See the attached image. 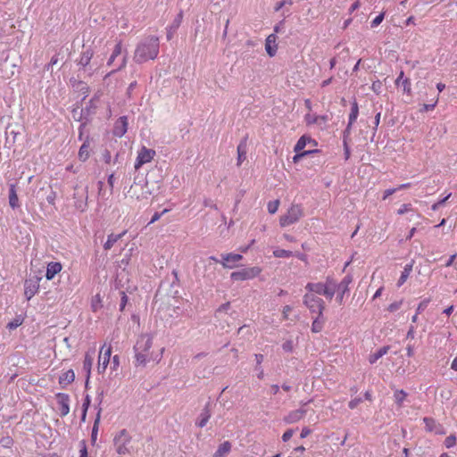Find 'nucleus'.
I'll return each mask as SVG.
<instances>
[{"label": "nucleus", "mask_w": 457, "mask_h": 457, "mask_svg": "<svg viewBox=\"0 0 457 457\" xmlns=\"http://www.w3.org/2000/svg\"><path fill=\"white\" fill-rule=\"evenodd\" d=\"M89 148H90V137L87 136L84 139L82 145L79 151V158L80 161L85 162L89 157Z\"/></svg>", "instance_id": "22"}, {"label": "nucleus", "mask_w": 457, "mask_h": 457, "mask_svg": "<svg viewBox=\"0 0 457 457\" xmlns=\"http://www.w3.org/2000/svg\"><path fill=\"white\" fill-rule=\"evenodd\" d=\"M90 403H91V398L88 395H87L84 399L83 404H82V415H81L82 421H85V420H86L87 411L88 410Z\"/></svg>", "instance_id": "42"}, {"label": "nucleus", "mask_w": 457, "mask_h": 457, "mask_svg": "<svg viewBox=\"0 0 457 457\" xmlns=\"http://www.w3.org/2000/svg\"><path fill=\"white\" fill-rule=\"evenodd\" d=\"M121 52H122V45H121V42L120 41L115 45V47L107 62V64L112 65L113 63L114 60L116 59V57H118L119 55L121 54Z\"/></svg>", "instance_id": "38"}, {"label": "nucleus", "mask_w": 457, "mask_h": 457, "mask_svg": "<svg viewBox=\"0 0 457 457\" xmlns=\"http://www.w3.org/2000/svg\"><path fill=\"white\" fill-rule=\"evenodd\" d=\"M273 254L277 258H288L293 256V252L285 249H276Z\"/></svg>", "instance_id": "43"}, {"label": "nucleus", "mask_w": 457, "mask_h": 457, "mask_svg": "<svg viewBox=\"0 0 457 457\" xmlns=\"http://www.w3.org/2000/svg\"><path fill=\"white\" fill-rule=\"evenodd\" d=\"M153 345V338L148 334L141 335L136 345H134L135 352V365L145 367L151 360L150 349Z\"/></svg>", "instance_id": "2"}, {"label": "nucleus", "mask_w": 457, "mask_h": 457, "mask_svg": "<svg viewBox=\"0 0 457 457\" xmlns=\"http://www.w3.org/2000/svg\"><path fill=\"white\" fill-rule=\"evenodd\" d=\"M9 204L12 209L20 206L19 198L16 192V186L14 184L10 185L9 188Z\"/></svg>", "instance_id": "27"}, {"label": "nucleus", "mask_w": 457, "mask_h": 457, "mask_svg": "<svg viewBox=\"0 0 457 457\" xmlns=\"http://www.w3.org/2000/svg\"><path fill=\"white\" fill-rule=\"evenodd\" d=\"M262 272V269L258 266L244 268L238 271H234L230 275V278L234 281H243L254 278Z\"/></svg>", "instance_id": "6"}, {"label": "nucleus", "mask_w": 457, "mask_h": 457, "mask_svg": "<svg viewBox=\"0 0 457 457\" xmlns=\"http://www.w3.org/2000/svg\"><path fill=\"white\" fill-rule=\"evenodd\" d=\"M222 262L221 264L224 268L227 269H233L235 266L233 264H230L231 262H237L243 259V256L239 253H226L222 254Z\"/></svg>", "instance_id": "18"}, {"label": "nucleus", "mask_w": 457, "mask_h": 457, "mask_svg": "<svg viewBox=\"0 0 457 457\" xmlns=\"http://www.w3.org/2000/svg\"><path fill=\"white\" fill-rule=\"evenodd\" d=\"M278 206H279V200L269 202V204H268L269 212L271 214L275 213L278 211Z\"/></svg>", "instance_id": "44"}, {"label": "nucleus", "mask_w": 457, "mask_h": 457, "mask_svg": "<svg viewBox=\"0 0 457 457\" xmlns=\"http://www.w3.org/2000/svg\"><path fill=\"white\" fill-rule=\"evenodd\" d=\"M325 322V319L322 316H320V314L314 319L312 325V331L313 333H319L322 330L323 325Z\"/></svg>", "instance_id": "35"}, {"label": "nucleus", "mask_w": 457, "mask_h": 457, "mask_svg": "<svg viewBox=\"0 0 457 457\" xmlns=\"http://www.w3.org/2000/svg\"><path fill=\"white\" fill-rule=\"evenodd\" d=\"M81 191V197H85V200H76L75 207L78 210L84 212L87 206V187L83 188Z\"/></svg>", "instance_id": "34"}, {"label": "nucleus", "mask_w": 457, "mask_h": 457, "mask_svg": "<svg viewBox=\"0 0 457 457\" xmlns=\"http://www.w3.org/2000/svg\"><path fill=\"white\" fill-rule=\"evenodd\" d=\"M381 87L382 83L379 80H377L372 83L371 88L374 92L378 94L380 92Z\"/></svg>", "instance_id": "63"}, {"label": "nucleus", "mask_w": 457, "mask_h": 457, "mask_svg": "<svg viewBox=\"0 0 457 457\" xmlns=\"http://www.w3.org/2000/svg\"><path fill=\"white\" fill-rule=\"evenodd\" d=\"M423 421L426 426V429L428 432H435L436 434H443V427L437 423L434 419L425 417Z\"/></svg>", "instance_id": "19"}, {"label": "nucleus", "mask_w": 457, "mask_h": 457, "mask_svg": "<svg viewBox=\"0 0 457 457\" xmlns=\"http://www.w3.org/2000/svg\"><path fill=\"white\" fill-rule=\"evenodd\" d=\"M120 295H121V299H120V311L122 312L125 309V306L128 303V296L123 291L120 292Z\"/></svg>", "instance_id": "53"}, {"label": "nucleus", "mask_w": 457, "mask_h": 457, "mask_svg": "<svg viewBox=\"0 0 457 457\" xmlns=\"http://www.w3.org/2000/svg\"><path fill=\"white\" fill-rule=\"evenodd\" d=\"M126 63H127V54L122 57L120 64L117 67V69L112 71L108 75H111L112 73L121 70L122 68H124L126 66Z\"/></svg>", "instance_id": "60"}, {"label": "nucleus", "mask_w": 457, "mask_h": 457, "mask_svg": "<svg viewBox=\"0 0 457 457\" xmlns=\"http://www.w3.org/2000/svg\"><path fill=\"white\" fill-rule=\"evenodd\" d=\"M303 214V208L300 204H292L287 212L280 217V226L286 227L294 224L299 220Z\"/></svg>", "instance_id": "4"}, {"label": "nucleus", "mask_w": 457, "mask_h": 457, "mask_svg": "<svg viewBox=\"0 0 457 457\" xmlns=\"http://www.w3.org/2000/svg\"><path fill=\"white\" fill-rule=\"evenodd\" d=\"M211 403L210 402H208L204 408L202 410V412L200 413L196 422H195V425L199 428H204L206 426L209 419L211 418L212 416V411H211Z\"/></svg>", "instance_id": "15"}, {"label": "nucleus", "mask_w": 457, "mask_h": 457, "mask_svg": "<svg viewBox=\"0 0 457 457\" xmlns=\"http://www.w3.org/2000/svg\"><path fill=\"white\" fill-rule=\"evenodd\" d=\"M385 13L381 12L379 15H378L370 23L371 28H375L378 26L384 20Z\"/></svg>", "instance_id": "47"}, {"label": "nucleus", "mask_w": 457, "mask_h": 457, "mask_svg": "<svg viewBox=\"0 0 457 457\" xmlns=\"http://www.w3.org/2000/svg\"><path fill=\"white\" fill-rule=\"evenodd\" d=\"M155 155V151L153 149H148L145 146L138 152L136 162L135 169L138 170L143 164L152 161L154 156Z\"/></svg>", "instance_id": "10"}, {"label": "nucleus", "mask_w": 457, "mask_h": 457, "mask_svg": "<svg viewBox=\"0 0 457 457\" xmlns=\"http://www.w3.org/2000/svg\"><path fill=\"white\" fill-rule=\"evenodd\" d=\"M451 196V194H449L448 195H446L445 198L439 200L438 202L435 203L432 206H431V209L433 211H436L438 210L442 205L445 204V203L446 202V200Z\"/></svg>", "instance_id": "49"}, {"label": "nucleus", "mask_w": 457, "mask_h": 457, "mask_svg": "<svg viewBox=\"0 0 457 457\" xmlns=\"http://www.w3.org/2000/svg\"><path fill=\"white\" fill-rule=\"evenodd\" d=\"M231 450V444L228 441H225L222 443L215 453L213 454V457H224L226 454H228Z\"/></svg>", "instance_id": "32"}, {"label": "nucleus", "mask_w": 457, "mask_h": 457, "mask_svg": "<svg viewBox=\"0 0 457 457\" xmlns=\"http://www.w3.org/2000/svg\"><path fill=\"white\" fill-rule=\"evenodd\" d=\"M456 444V437L453 435L447 436L445 440V445L447 448L453 447Z\"/></svg>", "instance_id": "50"}, {"label": "nucleus", "mask_w": 457, "mask_h": 457, "mask_svg": "<svg viewBox=\"0 0 457 457\" xmlns=\"http://www.w3.org/2000/svg\"><path fill=\"white\" fill-rule=\"evenodd\" d=\"M96 102L97 100L96 98H92L91 100H89L87 105L80 110L78 120H87L90 122L92 117L96 112Z\"/></svg>", "instance_id": "9"}, {"label": "nucleus", "mask_w": 457, "mask_h": 457, "mask_svg": "<svg viewBox=\"0 0 457 457\" xmlns=\"http://www.w3.org/2000/svg\"><path fill=\"white\" fill-rule=\"evenodd\" d=\"M412 270V262L406 264L403 270L402 271L401 277L397 282V286L401 287L408 278Z\"/></svg>", "instance_id": "36"}, {"label": "nucleus", "mask_w": 457, "mask_h": 457, "mask_svg": "<svg viewBox=\"0 0 457 457\" xmlns=\"http://www.w3.org/2000/svg\"><path fill=\"white\" fill-rule=\"evenodd\" d=\"M104 390H99L97 391V396L96 398V400L97 401V409L99 407H101V404L103 403V400H104Z\"/></svg>", "instance_id": "58"}, {"label": "nucleus", "mask_w": 457, "mask_h": 457, "mask_svg": "<svg viewBox=\"0 0 457 457\" xmlns=\"http://www.w3.org/2000/svg\"><path fill=\"white\" fill-rule=\"evenodd\" d=\"M57 403L60 406V412L62 416H65L70 412V396L64 393H58L56 395Z\"/></svg>", "instance_id": "13"}, {"label": "nucleus", "mask_w": 457, "mask_h": 457, "mask_svg": "<svg viewBox=\"0 0 457 457\" xmlns=\"http://www.w3.org/2000/svg\"><path fill=\"white\" fill-rule=\"evenodd\" d=\"M79 457H88L87 445L85 441L80 442Z\"/></svg>", "instance_id": "54"}, {"label": "nucleus", "mask_w": 457, "mask_h": 457, "mask_svg": "<svg viewBox=\"0 0 457 457\" xmlns=\"http://www.w3.org/2000/svg\"><path fill=\"white\" fill-rule=\"evenodd\" d=\"M327 287V281L325 283H308L305 287V288L311 292L317 295H321L322 292Z\"/></svg>", "instance_id": "29"}, {"label": "nucleus", "mask_w": 457, "mask_h": 457, "mask_svg": "<svg viewBox=\"0 0 457 457\" xmlns=\"http://www.w3.org/2000/svg\"><path fill=\"white\" fill-rule=\"evenodd\" d=\"M126 234V231H123L120 234H110L107 237L106 242L104 244V250H110L113 245L120 240L124 235Z\"/></svg>", "instance_id": "30"}, {"label": "nucleus", "mask_w": 457, "mask_h": 457, "mask_svg": "<svg viewBox=\"0 0 457 457\" xmlns=\"http://www.w3.org/2000/svg\"><path fill=\"white\" fill-rule=\"evenodd\" d=\"M159 38L155 36H149L137 44L133 60L137 63H144L149 60H154L159 54Z\"/></svg>", "instance_id": "1"}, {"label": "nucleus", "mask_w": 457, "mask_h": 457, "mask_svg": "<svg viewBox=\"0 0 457 457\" xmlns=\"http://www.w3.org/2000/svg\"><path fill=\"white\" fill-rule=\"evenodd\" d=\"M294 430L293 429H287L285 431V433L282 435V440L284 442H287L293 436Z\"/></svg>", "instance_id": "62"}, {"label": "nucleus", "mask_w": 457, "mask_h": 457, "mask_svg": "<svg viewBox=\"0 0 457 457\" xmlns=\"http://www.w3.org/2000/svg\"><path fill=\"white\" fill-rule=\"evenodd\" d=\"M102 411H103L102 407H99L98 411L96 416V419H95V421H94V424H93L92 432H91V441H92L93 445L96 443V438H97Z\"/></svg>", "instance_id": "25"}, {"label": "nucleus", "mask_w": 457, "mask_h": 457, "mask_svg": "<svg viewBox=\"0 0 457 457\" xmlns=\"http://www.w3.org/2000/svg\"><path fill=\"white\" fill-rule=\"evenodd\" d=\"M93 57V51L91 49H87L81 54V56L79 61V64L81 65L83 68L87 67L91 59Z\"/></svg>", "instance_id": "33"}, {"label": "nucleus", "mask_w": 457, "mask_h": 457, "mask_svg": "<svg viewBox=\"0 0 457 457\" xmlns=\"http://www.w3.org/2000/svg\"><path fill=\"white\" fill-rule=\"evenodd\" d=\"M80 121H81V124L79 125V139L84 140L83 139L84 130L89 121H87V120H80Z\"/></svg>", "instance_id": "51"}, {"label": "nucleus", "mask_w": 457, "mask_h": 457, "mask_svg": "<svg viewBox=\"0 0 457 457\" xmlns=\"http://www.w3.org/2000/svg\"><path fill=\"white\" fill-rule=\"evenodd\" d=\"M230 308V303L221 304L216 311V315L221 314L222 312H227Z\"/></svg>", "instance_id": "57"}, {"label": "nucleus", "mask_w": 457, "mask_h": 457, "mask_svg": "<svg viewBox=\"0 0 457 457\" xmlns=\"http://www.w3.org/2000/svg\"><path fill=\"white\" fill-rule=\"evenodd\" d=\"M402 304H403V300L394 302V303H392L387 307V310H388L390 312H396L397 310H399V309H400V307L402 306Z\"/></svg>", "instance_id": "46"}, {"label": "nucleus", "mask_w": 457, "mask_h": 457, "mask_svg": "<svg viewBox=\"0 0 457 457\" xmlns=\"http://www.w3.org/2000/svg\"><path fill=\"white\" fill-rule=\"evenodd\" d=\"M183 20V11H179L177 16L174 18L171 24L167 28V39L170 40L177 29L179 28Z\"/></svg>", "instance_id": "16"}, {"label": "nucleus", "mask_w": 457, "mask_h": 457, "mask_svg": "<svg viewBox=\"0 0 457 457\" xmlns=\"http://www.w3.org/2000/svg\"><path fill=\"white\" fill-rule=\"evenodd\" d=\"M306 412L307 411L303 408L292 411L284 418V421L287 424L295 423L302 420Z\"/></svg>", "instance_id": "17"}, {"label": "nucleus", "mask_w": 457, "mask_h": 457, "mask_svg": "<svg viewBox=\"0 0 457 457\" xmlns=\"http://www.w3.org/2000/svg\"><path fill=\"white\" fill-rule=\"evenodd\" d=\"M295 345L293 340H287L282 345V349L287 353H292L294 351Z\"/></svg>", "instance_id": "45"}, {"label": "nucleus", "mask_w": 457, "mask_h": 457, "mask_svg": "<svg viewBox=\"0 0 457 457\" xmlns=\"http://www.w3.org/2000/svg\"><path fill=\"white\" fill-rule=\"evenodd\" d=\"M337 283L334 279L328 278H327V287L322 292V295L331 300L336 293Z\"/></svg>", "instance_id": "24"}, {"label": "nucleus", "mask_w": 457, "mask_h": 457, "mask_svg": "<svg viewBox=\"0 0 457 457\" xmlns=\"http://www.w3.org/2000/svg\"><path fill=\"white\" fill-rule=\"evenodd\" d=\"M127 129L128 119L126 116H121L116 120L114 124L113 135L121 137L127 132Z\"/></svg>", "instance_id": "14"}, {"label": "nucleus", "mask_w": 457, "mask_h": 457, "mask_svg": "<svg viewBox=\"0 0 457 457\" xmlns=\"http://www.w3.org/2000/svg\"><path fill=\"white\" fill-rule=\"evenodd\" d=\"M104 346L102 347L100 355H99V365L98 371L104 372L107 368L108 363L110 362V358L112 354V347H107L104 352H103Z\"/></svg>", "instance_id": "12"}, {"label": "nucleus", "mask_w": 457, "mask_h": 457, "mask_svg": "<svg viewBox=\"0 0 457 457\" xmlns=\"http://www.w3.org/2000/svg\"><path fill=\"white\" fill-rule=\"evenodd\" d=\"M75 379V373L73 370H69L66 372H64L62 375L59 378V384L64 387L65 386L71 384Z\"/></svg>", "instance_id": "26"}, {"label": "nucleus", "mask_w": 457, "mask_h": 457, "mask_svg": "<svg viewBox=\"0 0 457 457\" xmlns=\"http://www.w3.org/2000/svg\"><path fill=\"white\" fill-rule=\"evenodd\" d=\"M313 143L315 145H317V142L313 139H312L310 137L306 136V135H303L302 136L297 143L295 144V147H294V151L295 153H299L301 151L303 150V148L305 147L306 144L307 143Z\"/></svg>", "instance_id": "28"}, {"label": "nucleus", "mask_w": 457, "mask_h": 457, "mask_svg": "<svg viewBox=\"0 0 457 457\" xmlns=\"http://www.w3.org/2000/svg\"><path fill=\"white\" fill-rule=\"evenodd\" d=\"M362 402V399L360 398V397H356L354 399H352L349 403H348V406L350 409H354L358 406V404H360Z\"/></svg>", "instance_id": "56"}, {"label": "nucleus", "mask_w": 457, "mask_h": 457, "mask_svg": "<svg viewBox=\"0 0 457 457\" xmlns=\"http://www.w3.org/2000/svg\"><path fill=\"white\" fill-rule=\"evenodd\" d=\"M403 77H404V72H403V71H401L397 79H395V85L397 87L402 86L403 92L410 95L411 92V81L409 79H407V78L404 79Z\"/></svg>", "instance_id": "20"}, {"label": "nucleus", "mask_w": 457, "mask_h": 457, "mask_svg": "<svg viewBox=\"0 0 457 457\" xmlns=\"http://www.w3.org/2000/svg\"><path fill=\"white\" fill-rule=\"evenodd\" d=\"M276 41V36L275 34H270V36H268L267 39H266V46H265V48H266V51L268 53V54L270 56H274L276 54V52H277V48H273L270 46V43L271 42H275Z\"/></svg>", "instance_id": "39"}, {"label": "nucleus", "mask_w": 457, "mask_h": 457, "mask_svg": "<svg viewBox=\"0 0 457 457\" xmlns=\"http://www.w3.org/2000/svg\"><path fill=\"white\" fill-rule=\"evenodd\" d=\"M131 442V436L126 429H121L113 438V444L118 454L123 455L129 453L128 445Z\"/></svg>", "instance_id": "3"}, {"label": "nucleus", "mask_w": 457, "mask_h": 457, "mask_svg": "<svg viewBox=\"0 0 457 457\" xmlns=\"http://www.w3.org/2000/svg\"><path fill=\"white\" fill-rule=\"evenodd\" d=\"M41 278L37 276H32L24 282V295L27 300H30L38 291Z\"/></svg>", "instance_id": "8"}, {"label": "nucleus", "mask_w": 457, "mask_h": 457, "mask_svg": "<svg viewBox=\"0 0 457 457\" xmlns=\"http://www.w3.org/2000/svg\"><path fill=\"white\" fill-rule=\"evenodd\" d=\"M436 103H437V100L434 104H424L421 111L422 112L432 111L435 108V106L436 105Z\"/></svg>", "instance_id": "64"}, {"label": "nucleus", "mask_w": 457, "mask_h": 457, "mask_svg": "<svg viewBox=\"0 0 457 457\" xmlns=\"http://www.w3.org/2000/svg\"><path fill=\"white\" fill-rule=\"evenodd\" d=\"M93 361V357L88 353H87L83 362V370L86 371L87 378H90Z\"/></svg>", "instance_id": "37"}, {"label": "nucleus", "mask_w": 457, "mask_h": 457, "mask_svg": "<svg viewBox=\"0 0 457 457\" xmlns=\"http://www.w3.org/2000/svg\"><path fill=\"white\" fill-rule=\"evenodd\" d=\"M390 346L386 345L378 349L376 353H372L369 357V361L370 364L375 363L378 359L383 357L385 354L388 353Z\"/></svg>", "instance_id": "31"}, {"label": "nucleus", "mask_w": 457, "mask_h": 457, "mask_svg": "<svg viewBox=\"0 0 457 457\" xmlns=\"http://www.w3.org/2000/svg\"><path fill=\"white\" fill-rule=\"evenodd\" d=\"M407 396V393L403 390H395L394 393L395 402L398 406H402Z\"/></svg>", "instance_id": "41"}, {"label": "nucleus", "mask_w": 457, "mask_h": 457, "mask_svg": "<svg viewBox=\"0 0 457 457\" xmlns=\"http://www.w3.org/2000/svg\"><path fill=\"white\" fill-rule=\"evenodd\" d=\"M62 270V264L60 262H50L47 265L46 278L48 280L54 278V277Z\"/></svg>", "instance_id": "23"}, {"label": "nucleus", "mask_w": 457, "mask_h": 457, "mask_svg": "<svg viewBox=\"0 0 457 457\" xmlns=\"http://www.w3.org/2000/svg\"><path fill=\"white\" fill-rule=\"evenodd\" d=\"M128 194L131 198H135L137 201H143L148 199L150 191L148 190L146 184L143 185L135 182L131 185Z\"/></svg>", "instance_id": "7"}, {"label": "nucleus", "mask_w": 457, "mask_h": 457, "mask_svg": "<svg viewBox=\"0 0 457 457\" xmlns=\"http://www.w3.org/2000/svg\"><path fill=\"white\" fill-rule=\"evenodd\" d=\"M303 303L311 312L322 316L325 303L321 298L316 296L314 294H305L303 296Z\"/></svg>", "instance_id": "5"}, {"label": "nucleus", "mask_w": 457, "mask_h": 457, "mask_svg": "<svg viewBox=\"0 0 457 457\" xmlns=\"http://www.w3.org/2000/svg\"><path fill=\"white\" fill-rule=\"evenodd\" d=\"M304 119L307 124H313L318 121V116H312L311 114H306Z\"/></svg>", "instance_id": "61"}, {"label": "nucleus", "mask_w": 457, "mask_h": 457, "mask_svg": "<svg viewBox=\"0 0 457 457\" xmlns=\"http://www.w3.org/2000/svg\"><path fill=\"white\" fill-rule=\"evenodd\" d=\"M247 154V143L246 137L244 138L237 145V165L240 166L242 162L246 159Z\"/></svg>", "instance_id": "21"}, {"label": "nucleus", "mask_w": 457, "mask_h": 457, "mask_svg": "<svg viewBox=\"0 0 457 457\" xmlns=\"http://www.w3.org/2000/svg\"><path fill=\"white\" fill-rule=\"evenodd\" d=\"M21 325V320H20L19 319H16V320H12V321H11V322H9L7 324V328L14 329V328H18Z\"/></svg>", "instance_id": "59"}, {"label": "nucleus", "mask_w": 457, "mask_h": 457, "mask_svg": "<svg viewBox=\"0 0 457 457\" xmlns=\"http://www.w3.org/2000/svg\"><path fill=\"white\" fill-rule=\"evenodd\" d=\"M411 204H403L398 210L397 214L403 215L410 211H411Z\"/></svg>", "instance_id": "48"}, {"label": "nucleus", "mask_w": 457, "mask_h": 457, "mask_svg": "<svg viewBox=\"0 0 457 457\" xmlns=\"http://www.w3.org/2000/svg\"><path fill=\"white\" fill-rule=\"evenodd\" d=\"M351 129H352V125H350V123L348 122L345 129L343 132V143L348 142V139H349V137L351 134Z\"/></svg>", "instance_id": "52"}, {"label": "nucleus", "mask_w": 457, "mask_h": 457, "mask_svg": "<svg viewBox=\"0 0 457 457\" xmlns=\"http://www.w3.org/2000/svg\"><path fill=\"white\" fill-rule=\"evenodd\" d=\"M358 114H359L358 104L356 101H354L352 104L351 112L349 114V121L348 122L350 123V125L353 124V122L356 120V119L358 117Z\"/></svg>", "instance_id": "40"}, {"label": "nucleus", "mask_w": 457, "mask_h": 457, "mask_svg": "<svg viewBox=\"0 0 457 457\" xmlns=\"http://www.w3.org/2000/svg\"><path fill=\"white\" fill-rule=\"evenodd\" d=\"M287 4H293V0H282L280 2H278L275 6V11H279L283 6H285Z\"/></svg>", "instance_id": "55"}, {"label": "nucleus", "mask_w": 457, "mask_h": 457, "mask_svg": "<svg viewBox=\"0 0 457 457\" xmlns=\"http://www.w3.org/2000/svg\"><path fill=\"white\" fill-rule=\"evenodd\" d=\"M353 278L351 275H346L339 284H337L336 291H337V295L336 300L339 304L343 303L344 295L346 292H348V286L352 282Z\"/></svg>", "instance_id": "11"}]
</instances>
